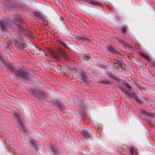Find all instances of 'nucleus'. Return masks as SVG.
Masks as SVG:
<instances>
[{
    "label": "nucleus",
    "instance_id": "obj_1",
    "mask_svg": "<svg viewBox=\"0 0 155 155\" xmlns=\"http://www.w3.org/2000/svg\"><path fill=\"white\" fill-rule=\"evenodd\" d=\"M121 91L125 94L128 98H131L135 100L140 104H142L144 102L145 98L139 94L136 95L132 91L133 90L131 88L130 86L127 84L126 86L123 88L121 89Z\"/></svg>",
    "mask_w": 155,
    "mask_h": 155
},
{
    "label": "nucleus",
    "instance_id": "obj_2",
    "mask_svg": "<svg viewBox=\"0 0 155 155\" xmlns=\"http://www.w3.org/2000/svg\"><path fill=\"white\" fill-rule=\"evenodd\" d=\"M22 21L20 17L18 15H16L15 18V21H12L11 23H13L15 25H17L18 27V29L21 33H24L27 35L32 37L33 36L32 33L31 31H26L21 27L19 25H17L16 23H20L22 22Z\"/></svg>",
    "mask_w": 155,
    "mask_h": 155
},
{
    "label": "nucleus",
    "instance_id": "obj_3",
    "mask_svg": "<svg viewBox=\"0 0 155 155\" xmlns=\"http://www.w3.org/2000/svg\"><path fill=\"white\" fill-rule=\"evenodd\" d=\"M13 72L16 75H18L23 78H28V74L23 71L21 69L17 70L13 69Z\"/></svg>",
    "mask_w": 155,
    "mask_h": 155
},
{
    "label": "nucleus",
    "instance_id": "obj_4",
    "mask_svg": "<svg viewBox=\"0 0 155 155\" xmlns=\"http://www.w3.org/2000/svg\"><path fill=\"white\" fill-rule=\"evenodd\" d=\"M140 112L143 115H146L150 118H152L153 121L155 122V116L153 113L149 112L148 110H140Z\"/></svg>",
    "mask_w": 155,
    "mask_h": 155
},
{
    "label": "nucleus",
    "instance_id": "obj_5",
    "mask_svg": "<svg viewBox=\"0 0 155 155\" xmlns=\"http://www.w3.org/2000/svg\"><path fill=\"white\" fill-rule=\"evenodd\" d=\"M0 26L1 29L3 30H5L7 28H12L13 26L8 24L4 21H2L0 22Z\"/></svg>",
    "mask_w": 155,
    "mask_h": 155
},
{
    "label": "nucleus",
    "instance_id": "obj_6",
    "mask_svg": "<svg viewBox=\"0 0 155 155\" xmlns=\"http://www.w3.org/2000/svg\"><path fill=\"white\" fill-rule=\"evenodd\" d=\"M16 118L18 122L19 125L20 129H21L22 130L24 131H26V128L24 127L23 124H22V122L20 118L18 116L17 114Z\"/></svg>",
    "mask_w": 155,
    "mask_h": 155
},
{
    "label": "nucleus",
    "instance_id": "obj_7",
    "mask_svg": "<svg viewBox=\"0 0 155 155\" xmlns=\"http://www.w3.org/2000/svg\"><path fill=\"white\" fill-rule=\"evenodd\" d=\"M59 51L62 54L63 57L64 58L67 60H68V55L66 54V52L64 50L62 49H60Z\"/></svg>",
    "mask_w": 155,
    "mask_h": 155
},
{
    "label": "nucleus",
    "instance_id": "obj_8",
    "mask_svg": "<svg viewBox=\"0 0 155 155\" xmlns=\"http://www.w3.org/2000/svg\"><path fill=\"white\" fill-rule=\"evenodd\" d=\"M107 49L112 54H116L117 52V51L111 46L107 47Z\"/></svg>",
    "mask_w": 155,
    "mask_h": 155
},
{
    "label": "nucleus",
    "instance_id": "obj_9",
    "mask_svg": "<svg viewBox=\"0 0 155 155\" xmlns=\"http://www.w3.org/2000/svg\"><path fill=\"white\" fill-rule=\"evenodd\" d=\"M79 38L80 40H82L83 41L89 42L90 41V39L86 37H79Z\"/></svg>",
    "mask_w": 155,
    "mask_h": 155
},
{
    "label": "nucleus",
    "instance_id": "obj_10",
    "mask_svg": "<svg viewBox=\"0 0 155 155\" xmlns=\"http://www.w3.org/2000/svg\"><path fill=\"white\" fill-rule=\"evenodd\" d=\"M83 137L86 139H88L90 137V134L88 133L82 134Z\"/></svg>",
    "mask_w": 155,
    "mask_h": 155
},
{
    "label": "nucleus",
    "instance_id": "obj_11",
    "mask_svg": "<svg viewBox=\"0 0 155 155\" xmlns=\"http://www.w3.org/2000/svg\"><path fill=\"white\" fill-rule=\"evenodd\" d=\"M31 143L37 149V146L36 141L34 140H31Z\"/></svg>",
    "mask_w": 155,
    "mask_h": 155
},
{
    "label": "nucleus",
    "instance_id": "obj_12",
    "mask_svg": "<svg viewBox=\"0 0 155 155\" xmlns=\"http://www.w3.org/2000/svg\"><path fill=\"white\" fill-rule=\"evenodd\" d=\"M81 79H83L84 81H86L87 79L85 73H82L81 74Z\"/></svg>",
    "mask_w": 155,
    "mask_h": 155
},
{
    "label": "nucleus",
    "instance_id": "obj_13",
    "mask_svg": "<svg viewBox=\"0 0 155 155\" xmlns=\"http://www.w3.org/2000/svg\"><path fill=\"white\" fill-rule=\"evenodd\" d=\"M34 14L35 16L38 17L40 18H42V15L39 12H35L34 13Z\"/></svg>",
    "mask_w": 155,
    "mask_h": 155
},
{
    "label": "nucleus",
    "instance_id": "obj_14",
    "mask_svg": "<svg viewBox=\"0 0 155 155\" xmlns=\"http://www.w3.org/2000/svg\"><path fill=\"white\" fill-rule=\"evenodd\" d=\"M108 76L110 79H113L114 80L116 79L115 76L111 74H107Z\"/></svg>",
    "mask_w": 155,
    "mask_h": 155
},
{
    "label": "nucleus",
    "instance_id": "obj_15",
    "mask_svg": "<svg viewBox=\"0 0 155 155\" xmlns=\"http://www.w3.org/2000/svg\"><path fill=\"white\" fill-rule=\"evenodd\" d=\"M57 105L60 107V109H63L64 106L63 105L59 102H57Z\"/></svg>",
    "mask_w": 155,
    "mask_h": 155
},
{
    "label": "nucleus",
    "instance_id": "obj_16",
    "mask_svg": "<svg viewBox=\"0 0 155 155\" xmlns=\"http://www.w3.org/2000/svg\"><path fill=\"white\" fill-rule=\"evenodd\" d=\"M129 154L130 155H133V150H134L133 148L132 147H129Z\"/></svg>",
    "mask_w": 155,
    "mask_h": 155
},
{
    "label": "nucleus",
    "instance_id": "obj_17",
    "mask_svg": "<svg viewBox=\"0 0 155 155\" xmlns=\"http://www.w3.org/2000/svg\"><path fill=\"white\" fill-rule=\"evenodd\" d=\"M31 48L34 50V51L35 52H37V51H38L39 50V49H38L34 45H31Z\"/></svg>",
    "mask_w": 155,
    "mask_h": 155
},
{
    "label": "nucleus",
    "instance_id": "obj_18",
    "mask_svg": "<svg viewBox=\"0 0 155 155\" xmlns=\"http://www.w3.org/2000/svg\"><path fill=\"white\" fill-rule=\"evenodd\" d=\"M16 47H18V48L19 49H21V48L22 47L21 44L17 43L16 44Z\"/></svg>",
    "mask_w": 155,
    "mask_h": 155
},
{
    "label": "nucleus",
    "instance_id": "obj_19",
    "mask_svg": "<svg viewBox=\"0 0 155 155\" xmlns=\"http://www.w3.org/2000/svg\"><path fill=\"white\" fill-rule=\"evenodd\" d=\"M126 31V28L124 27H123L121 29V31L123 34H125Z\"/></svg>",
    "mask_w": 155,
    "mask_h": 155
},
{
    "label": "nucleus",
    "instance_id": "obj_20",
    "mask_svg": "<svg viewBox=\"0 0 155 155\" xmlns=\"http://www.w3.org/2000/svg\"><path fill=\"white\" fill-rule=\"evenodd\" d=\"M52 55L53 57L55 59L58 60L59 59V57L57 54H55L54 53H53Z\"/></svg>",
    "mask_w": 155,
    "mask_h": 155
},
{
    "label": "nucleus",
    "instance_id": "obj_21",
    "mask_svg": "<svg viewBox=\"0 0 155 155\" xmlns=\"http://www.w3.org/2000/svg\"><path fill=\"white\" fill-rule=\"evenodd\" d=\"M11 45V43L10 42H7V46L6 47V48L9 49V47ZM9 50H10V49H9Z\"/></svg>",
    "mask_w": 155,
    "mask_h": 155
},
{
    "label": "nucleus",
    "instance_id": "obj_22",
    "mask_svg": "<svg viewBox=\"0 0 155 155\" xmlns=\"http://www.w3.org/2000/svg\"><path fill=\"white\" fill-rule=\"evenodd\" d=\"M52 150L53 152L55 154H57L58 153V151L57 150H55L54 149L53 147L52 148Z\"/></svg>",
    "mask_w": 155,
    "mask_h": 155
},
{
    "label": "nucleus",
    "instance_id": "obj_23",
    "mask_svg": "<svg viewBox=\"0 0 155 155\" xmlns=\"http://www.w3.org/2000/svg\"><path fill=\"white\" fill-rule=\"evenodd\" d=\"M142 55L145 58L147 59V60H148V58L147 56L145 55L144 54H142Z\"/></svg>",
    "mask_w": 155,
    "mask_h": 155
},
{
    "label": "nucleus",
    "instance_id": "obj_24",
    "mask_svg": "<svg viewBox=\"0 0 155 155\" xmlns=\"http://www.w3.org/2000/svg\"><path fill=\"white\" fill-rule=\"evenodd\" d=\"M4 61V59L3 57L0 54V61L3 62Z\"/></svg>",
    "mask_w": 155,
    "mask_h": 155
},
{
    "label": "nucleus",
    "instance_id": "obj_25",
    "mask_svg": "<svg viewBox=\"0 0 155 155\" xmlns=\"http://www.w3.org/2000/svg\"><path fill=\"white\" fill-rule=\"evenodd\" d=\"M89 2L91 3H92L94 4H96L97 3L94 2L93 1H89Z\"/></svg>",
    "mask_w": 155,
    "mask_h": 155
},
{
    "label": "nucleus",
    "instance_id": "obj_26",
    "mask_svg": "<svg viewBox=\"0 0 155 155\" xmlns=\"http://www.w3.org/2000/svg\"><path fill=\"white\" fill-rule=\"evenodd\" d=\"M138 88L141 91H142L144 89V88L143 87H139Z\"/></svg>",
    "mask_w": 155,
    "mask_h": 155
},
{
    "label": "nucleus",
    "instance_id": "obj_27",
    "mask_svg": "<svg viewBox=\"0 0 155 155\" xmlns=\"http://www.w3.org/2000/svg\"><path fill=\"white\" fill-rule=\"evenodd\" d=\"M103 81V82L105 84H107L109 83L108 81Z\"/></svg>",
    "mask_w": 155,
    "mask_h": 155
},
{
    "label": "nucleus",
    "instance_id": "obj_28",
    "mask_svg": "<svg viewBox=\"0 0 155 155\" xmlns=\"http://www.w3.org/2000/svg\"><path fill=\"white\" fill-rule=\"evenodd\" d=\"M60 43L61 44H62V45H63V44H64V42H63V41H60Z\"/></svg>",
    "mask_w": 155,
    "mask_h": 155
},
{
    "label": "nucleus",
    "instance_id": "obj_29",
    "mask_svg": "<svg viewBox=\"0 0 155 155\" xmlns=\"http://www.w3.org/2000/svg\"><path fill=\"white\" fill-rule=\"evenodd\" d=\"M83 58H84V59H85V58L84 57Z\"/></svg>",
    "mask_w": 155,
    "mask_h": 155
}]
</instances>
